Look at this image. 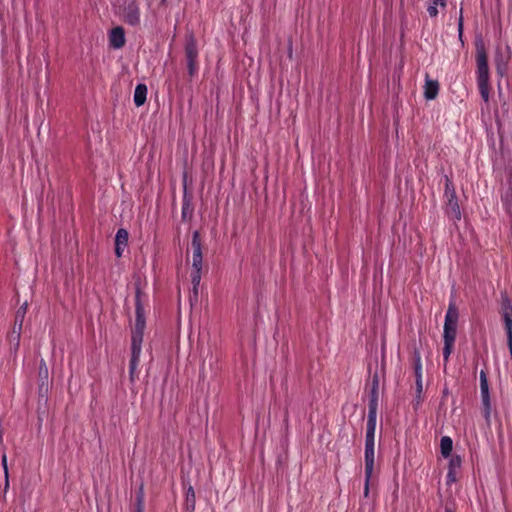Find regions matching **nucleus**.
I'll use <instances>...</instances> for the list:
<instances>
[{"mask_svg": "<svg viewBox=\"0 0 512 512\" xmlns=\"http://www.w3.org/2000/svg\"><path fill=\"white\" fill-rule=\"evenodd\" d=\"M135 326H145L144 308L141 302V292L139 289L135 295Z\"/></svg>", "mask_w": 512, "mask_h": 512, "instance_id": "nucleus-15", "label": "nucleus"}, {"mask_svg": "<svg viewBox=\"0 0 512 512\" xmlns=\"http://www.w3.org/2000/svg\"><path fill=\"white\" fill-rule=\"evenodd\" d=\"M123 20L130 26H138L140 24V8L136 0H130L122 8L121 13Z\"/></svg>", "mask_w": 512, "mask_h": 512, "instance_id": "nucleus-7", "label": "nucleus"}, {"mask_svg": "<svg viewBox=\"0 0 512 512\" xmlns=\"http://www.w3.org/2000/svg\"><path fill=\"white\" fill-rule=\"evenodd\" d=\"M461 458L458 455H454L450 458L448 463V470L457 471L461 467Z\"/></svg>", "mask_w": 512, "mask_h": 512, "instance_id": "nucleus-29", "label": "nucleus"}, {"mask_svg": "<svg viewBox=\"0 0 512 512\" xmlns=\"http://www.w3.org/2000/svg\"><path fill=\"white\" fill-rule=\"evenodd\" d=\"M415 380L422 379V366H414Z\"/></svg>", "mask_w": 512, "mask_h": 512, "instance_id": "nucleus-34", "label": "nucleus"}, {"mask_svg": "<svg viewBox=\"0 0 512 512\" xmlns=\"http://www.w3.org/2000/svg\"><path fill=\"white\" fill-rule=\"evenodd\" d=\"M141 353L131 352V359H130V365H129V373L130 378L133 381L134 380V373L136 371V368L139 363Z\"/></svg>", "mask_w": 512, "mask_h": 512, "instance_id": "nucleus-25", "label": "nucleus"}, {"mask_svg": "<svg viewBox=\"0 0 512 512\" xmlns=\"http://www.w3.org/2000/svg\"><path fill=\"white\" fill-rule=\"evenodd\" d=\"M476 66L479 92L482 99L488 102L490 91L488 56L484 43L481 40L476 43Z\"/></svg>", "mask_w": 512, "mask_h": 512, "instance_id": "nucleus-1", "label": "nucleus"}, {"mask_svg": "<svg viewBox=\"0 0 512 512\" xmlns=\"http://www.w3.org/2000/svg\"><path fill=\"white\" fill-rule=\"evenodd\" d=\"M378 400H379V377L378 374L375 373L372 376L371 388L369 393V411H377L378 409Z\"/></svg>", "mask_w": 512, "mask_h": 512, "instance_id": "nucleus-10", "label": "nucleus"}, {"mask_svg": "<svg viewBox=\"0 0 512 512\" xmlns=\"http://www.w3.org/2000/svg\"><path fill=\"white\" fill-rule=\"evenodd\" d=\"M454 342L455 340L444 339L443 358L445 362L448 361L452 353Z\"/></svg>", "mask_w": 512, "mask_h": 512, "instance_id": "nucleus-28", "label": "nucleus"}, {"mask_svg": "<svg viewBox=\"0 0 512 512\" xmlns=\"http://www.w3.org/2000/svg\"><path fill=\"white\" fill-rule=\"evenodd\" d=\"M480 391H481L482 406H483V409H482L483 416L487 421H489L490 414H491V401H490L487 374L484 370L480 371Z\"/></svg>", "mask_w": 512, "mask_h": 512, "instance_id": "nucleus-8", "label": "nucleus"}, {"mask_svg": "<svg viewBox=\"0 0 512 512\" xmlns=\"http://www.w3.org/2000/svg\"><path fill=\"white\" fill-rule=\"evenodd\" d=\"M458 318V309L455 303L451 302L445 316L443 339H456Z\"/></svg>", "mask_w": 512, "mask_h": 512, "instance_id": "nucleus-5", "label": "nucleus"}, {"mask_svg": "<svg viewBox=\"0 0 512 512\" xmlns=\"http://www.w3.org/2000/svg\"><path fill=\"white\" fill-rule=\"evenodd\" d=\"M145 326H134L131 337V352L141 353Z\"/></svg>", "mask_w": 512, "mask_h": 512, "instance_id": "nucleus-14", "label": "nucleus"}, {"mask_svg": "<svg viewBox=\"0 0 512 512\" xmlns=\"http://www.w3.org/2000/svg\"><path fill=\"white\" fill-rule=\"evenodd\" d=\"M511 59V48L509 45H506L505 49L502 50L500 47H497L494 63L496 67L497 74L499 76H504L508 69V64Z\"/></svg>", "mask_w": 512, "mask_h": 512, "instance_id": "nucleus-9", "label": "nucleus"}, {"mask_svg": "<svg viewBox=\"0 0 512 512\" xmlns=\"http://www.w3.org/2000/svg\"><path fill=\"white\" fill-rule=\"evenodd\" d=\"M9 340L10 342H14L16 344L14 329H12L11 333L9 334Z\"/></svg>", "mask_w": 512, "mask_h": 512, "instance_id": "nucleus-37", "label": "nucleus"}, {"mask_svg": "<svg viewBox=\"0 0 512 512\" xmlns=\"http://www.w3.org/2000/svg\"><path fill=\"white\" fill-rule=\"evenodd\" d=\"M453 449V441L449 436H443L440 440V450L443 457L447 458L451 455Z\"/></svg>", "mask_w": 512, "mask_h": 512, "instance_id": "nucleus-20", "label": "nucleus"}, {"mask_svg": "<svg viewBox=\"0 0 512 512\" xmlns=\"http://www.w3.org/2000/svg\"><path fill=\"white\" fill-rule=\"evenodd\" d=\"M13 329L18 330V326H16V324H15V323H14Z\"/></svg>", "mask_w": 512, "mask_h": 512, "instance_id": "nucleus-40", "label": "nucleus"}, {"mask_svg": "<svg viewBox=\"0 0 512 512\" xmlns=\"http://www.w3.org/2000/svg\"><path fill=\"white\" fill-rule=\"evenodd\" d=\"M445 512H454V511L452 510V508H450V507L446 506V507H445Z\"/></svg>", "mask_w": 512, "mask_h": 512, "instance_id": "nucleus-39", "label": "nucleus"}, {"mask_svg": "<svg viewBox=\"0 0 512 512\" xmlns=\"http://www.w3.org/2000/svg\"><path fill=\"white\" fill-rule=\"evenodd\" d=\"M147 86L145 84H138L134 91V103L137 107L142 106L146 101Z\"/></svg>", "mask_w": 512, "mask_h": 512, "instance_id": "nucleus-18", "label": "nucleus"}, {"mask_svg": "<svg viewBox=\"0 0 512 512\" xmlns=\"http://www.w3.org/2000/svg\"><path fill=\"white\" fill-rule=\"evenodd\" d=\"M415 384H416L417 404H419L420 403L421 394H422V391H423L422 379L415 380Z\"/></svg>", "mask_w": 512, "mask_h": 512, "instance_id": "nucleus-30", "label": "nucleus"}, {"mask_svg": "<svg viewBox=\"0 0 512 512\" xmlns=\"http://www.w3.org/2000/svg\"><path fill=\"white\" fill-rule=\"evenodd\" d=\"M128 237H129V234L126 229H124V228L118 229L116 236H115V245L126 247L128 244Z\"/></svg>", "mask_w": 512, "mask_h": 512, "instance_id": "nucleus-23", "label": "nucleus"}, {"mask_svg": "<svg viewBox=\"0 0 512 512\" xmlns=\"http://www.w3.org/2000/svg\"><path fill=\"white\" fill-rule=\"evenodd\" d=\"M456 474H457V471L448 470V473H447V484L448 485L456 482V480H457Z\"/></svg>", "mask_w": 512, "mask_h": 512, "instance_id": "nucleus-33", "label": "nucleus"}, {"mask_svg": "<svg viewBox=\"0 0 512 512\" xmlns=\"http://www.w3.org/2000/svg\"><path fill=\"white\" fill-rule=\"evenodd\" d=\"M193 215V206L191 203V198L187 195L186 191L183 195L182 202V218L183 220L190 219Z\"/></svg>", "mask_w": 512, "mask_h": 512, "instance_id": "nucleus-19", "label": "nucleus"}, {"mask_svg": "<svg viewBox=\"0 0 512 512\" xmlns=\"http://www.w3.org/2000/svg\"><path fill=\"white\" fill-rule=\"evenodd\" d=\"M462 31H463V16H462V12H461L459 20H458V32H459L460 36L462 35Z\"/></svg>", "mask_w": 512, "mask_h": 512, "instance_id": "nucleus-35", "label": "nucleus"}, {"mask_svg": "<svg viewBox=\"0 0 512 512\" xmlns=\"http://www.w3.org/2000/svg\"><path fill=\"white\" fill-rule=\"evenodd\" d=\"M439 83L436 80L427 79L424 86V96L427 100H433L437 97Z\"/></svg>", "mask_w": 512, "mask_h": 512, "instance_id": "nucleus-17", "label": "nucleus"}, {"mask_svg": "<svg viewBox=\"0 0 512 512\" xmlns=\"http://www.w3.org/2000/svg\"><path fill=\"white\" fill-rule=\"evenodd\" d=\"M184 51L188 74L192 79L198 72V46L193 33L186 35Z\"/></svg>", "mask_w": 512, "mask_h": 512, "instance_id": "nucleus-3", "label": "nucleus"}, {"mask_svg": "<svg viewBox=\"0 0 512 512\" xmlns=\"http://www.w3.org/2000/svg\"><path fill=\"white\" fill-rule=\"evenodd\" d=\"M445 213L450 219L454 221H459L461 219L462 215L457 196L452 195L451 197L447 198Z\"/></svg>", "mask_w": 512, "mask_h": 512, "instance_id": "nucleus-11", "label": "nucleus"}, {"mask_svg": "<svg viewBox=\"0 0 512 512\" xmlns=\"http://www.w3.org/2000/svg\"><path fill=\"white\" fill-rule=\"evenodd\" d=\"M375 442L365 441V485H364V496L369 495V484L374 469V451Z\"/></svg>", "mask_w": 512, "mask_h": 512, "instance_id": "nucleus-6", "label": "nucleus"}, {"mask_svg": "<svg viewBox=\"0 0 512 512\" xmlns=\"http://www.w3.org/2000/svg\"><path fill=\"white\" fill-rule=\"evenodd\" d=\"M444 178H445V197L449 198L452 195L456 196V191H455V187L452 182V179L448 175H445Z\"/></svg>", "mask_w": 512, "mask_h": 512, "instance_id": "nucleus-27", "label": "nucleus"}, {"mask_svg": "<svg viewBox=\"0 0 512 512\" xmlns=\"http://www.w3.org/2000/svg\"><path fill=\"white\" fill-rule=\"evenodd\" d=\"M124 248L125 247H123V246H116L115 245V254H116L117 257H121L122 256Z\"/></svg>", "mask_w": 512, "mask_h": 512, "instance_id": "nucleus-36", "label": "nucleus"}, {"mask_svg": "<svg viewBox=\"0 0 512 512\" xmlns=\"http://www.w3.org/2000/svg\"><path fill=\"white\" fill-rule=\"evenodd\" d=\"M448 393H449V390H448V388H447V387H445V388L443 389V396H447V395H448Z\"/></svg>", "mask_w": 512, "mask_h": 512, "instance_id": "nucleus-38", "label": "nucleus"}, {"mask_svg": "<svg viewBox=\"0 0 512 512\" xmlns=\"http://www.w3.org/2000/svg\"><path fill=\"white\" fill-rule=\"evenodd\" d=\"M437 6L446 7V0H431V4L427 8L430 17H436L438 15Z\"/></svg>", "mask_w": 512, "mask_h": 512, "instance_id": "nucleus-24", "label": "nucleus"}, {"mask_svg": "<svg viewBox=\"0 0 512 512\" xmlns=\"http://www.w3.org/2000/svg\"><path fill=\"white\" fill-rule=\"evenodd\" d=\"M377 411H368L366 440L374 442V434L376 429Z\"/></svg>", "mask_w": 512, "mask_h": 512, "instance_id": "nucleus-16", "label": "nucleus"}, {"mask_svg": "<svg viewBox=\"0 0 512 512\" xmlns=\"http://www.w3.org/2000/svg\"><path fill=\"white\" fill-rule=\"evenodd\" d=\"M414 366H422L421 355L418 349H414L413 352V367Z\"/></svg>", "mask_w": 512, "mask_h": 512, "instance_id": "nucleus-32", "label": "nucleus"}, {"mask_svg": "<svg viewBox=\"0 0 512 512\" xmlns=\"http://www.w3.org/2000/svg\"><path fill=\"white\" fill-rule=\"evenodd\" d=\"M501 315L507 334V345L512 359V303L507 293L501 294Z\"/></svg>", "mask_w": 512, "mask_h": 512, "instance_id": "nucleus-4", "label": "nucleus"}, {"mask_svg": "<svg viewBox=\"0 0 512 512\" xmlns=\"http://www.w3.org/2000/svg\"><path fill=\"white\" fill-rule=\"evenodd\" d=\"M191 249H192V271H191V282L193 285V295L195 298L198 296V287L201 281V271H202V243L199 231H194L192 234L191 241Z\"/></svg>", "mask_w": 512, "mask_h": 512, "instance_id": "nucleus-2", "label": "nucleus"}, {"mask_svg": "<svg viewBox=\"0 0 512 512\" xmlns=\"http://www.w3.org/2000/svg\"><path fill=\"white\" fill-rule=\"evenodd\" d=\"M144 487L141 485L136 493V512H144Z\"/></svg>", "mask_w": 512, "mask_h": 512, "instance_id": "nucleus-26", "label": "nucleus"}, {"mask_svg": "<svg viewBox=\"0 0 512 512\" xmlns=\"http://www.w3.org/2000/svg\"><path fill=\"white\" fill-rule=\"evenodd\" d=\"M109 44L115 49L122 48L125 44V32L121 26H117L110 31Z\"/></svg>", "mask_w": 512, "mask_h": 512, "instance_id": "nucleus-12", "label": "nucleus"}, {"mask_svg": "<svg viewBox=\"0 0 512 512\" xmlns=\"http://www.w3.org/2000/svg\"><path fill=\"white\" fill-rule=\"evenodd\" d=\"M196 505V497L195 492L192 486H189V488L186 491V498H185V508L189 512H194Z\"/></svg>", "mask_w": 512, "mask_h": 512, "instance_id": "nucleus-21", "label": "nucleus"}, {"mask_svg": "<svg viewBox=\"0 0 512 512\" xmlns=\"http://www.w3.org/2000/svg\"><path fill=\"white\" fill-rule=\"evenodd\" d=\"M1 461H2V465L4 467V471H5V478H6V480H5V489H6V488H8V485H9V482H8V469H7V456H6V454L2 455Z\"/></svg>", "mask_w": 512, "mask_h": 512, "instance_id": "nucleus-31", "label": "nucleus"}, {"mask_svg": "<svg viewBox=\"0 0 512 512\" xmlns=\"http://www.w3.org/2000/svg\"><path fill=\"white\" fill-rule=\"evenodd\" d=\"M27 302L23 303L15 313V324L18 326V330L14 329L15 339H16V347L19 346L21 330L24 322V318L27 312Z\"/></svg>", "mask_w": 512, "mask_h": 512, "instance_id": "nucleus-13", "label": "nucleus"}, {"mask_svg": "<svg viewBox=\"0 0 512 512\" xmlns=\"http://www.w3.org/2000/svg\"><path fill=\"white\" fill-rule=\"evenodd\" d=\"M48 375H49V371H48L46 362L43 359H41V361L39 363V371H38V376H39V380H40V388H42L45 384H47Z\"/></svg>", "mask_w": 512, "mask_h": 512, "instance_id": "nucleus-22", "label": "nucleus"}]
</instances>
